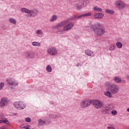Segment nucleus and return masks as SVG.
Instances as JSON below:
<instances>
[{
    "label": "nucleus",
    "mask_w": 129,
    "mask_h": 129,
    "mask_svg": "<svg viewBox=\"0 0 129 129\" xmlns=\"http://www.w3.org/2000/svg\"><path fill=\"white\" fill-rule=\"evenodd\" d=\"M105 86L111 94H116L119 91V87L115 84H110L109 82H106Z\"/></svg>",
    "instance_id": "f257e3e1"
},
{
    "label": "nucleus",
    "mask_w": 129,
    "mask_h": 129,
    "mask_svg": "<svg viewBox=\"0 0 129 129\" xmlns=\"http://www.w3.org/2000/svg\"><path fill=\"white\" fill-rule=\"evenodd\" d=\"M93 29L96 35L101 36L105 33V28L101 24H97L93 26Z\"/></svg>",
    "instance_id": "f03ea898"
},
{
    "label": "nucleus",
    "mask_w": 129,
    "mask_h": 129,
    "mask_svg": "<svg viewBox=\"0 0 129 129\" xmlns=\"http://www.w3.org/2000/svg\"><path fill=\"white\" fill-rule=\"evenodd\" d=\"M91 104H92L93 106L96 109H100V108L104 106V104L99 100H91Z\"/></svg>",
    "instance_id": "7ed1b4c3"
},
{
    "label": "nucleus",
    "mask_w": 129,
    "mask_h": 129,
    "mask_svg": "<svg viewBox=\"0 0 129 129\" xmlns=\"http://www.w3.org/2000/svg\"><path fill=\"white\" fill-rule=\"evenodd\" d=\"M13 105L15 108L19 110H22V109H25L26 108V104L22 101L15 102L13 103Z\"/></svg>",
    "instance_id": "20e7f679"
},
{
    "label": "nucleus",
    "mask_w": 129,
    "mask_h": 129,
    "mask_svg": "<svg viewBox=\"0 0 129 129\" xmlns=\"http://www.w3.org/2000/svg\"><path fill=\"white\" fill-rule=\"evenodd\" d=\"M22 13H26L27 14H30V17H35L38 15V11L35 10H29L26 8H22L21 10Z\"/></svg>",
    "instance_id": "39448f33"
},
{
    "label": "nucleus",
    "mask_w": 129,
    "mask_h": 129,
    "mask_svg": "<svg viewBox=\"0 0 129 129\" xmlns=\"http://www.w3.org/2000/svg\"><path fill=\"white\" fill-rule=\"evenodd\" d=\"M101 114H110L111 113V109L110 108V105L105 106L104 108L100 110Z\"/></svg>",
    "instance_id": "423d86ee"
},
{
    "label": "nucleus",
    "mask_w": 129,
    "mask_h": 129,
    "mask_svg": "<svg viewBox=\"0 0 129 129\" xmlns=\"http://www.w3.org/2000/svg\"><path fill=\"white\" fill-rule=\"evenodd\" d=\"M91 104V100H85L82 101L81 103V107L82 108H86V107H88Z\"/></svg>",
    "instance_id": "0eeeda50"
},
{
    "label": "nucleus",
    "mask_w": 129,
    "mask_h": 129,
    "mask_svg": "<svg viewBox=\"0 0 129 129\" xmlns=\"http://www.w3.org/2000/svg\"><path fill=\"white\" fill-rule=\"evenodd\" d=\"M9 99L7 97H3L0 101V107H5L9 104Z\"/></svg>",
    "instance_id": "6e6552de"
},
{
    "label": "nucleus",
    "mask_w": 129,
    "mask_h": 129,
    "mask_svg": "<svg viewBox=\"0 0 129 129\" xmlns=\"http://www.w3.org/2000/svg\"><path fill=\"white\" fill-rule=\"evenodd\" d=\"M115 6L120 10H122L123 8H125V4L121 0H118L115 2Z\"/></svg>",
    "instance_id": "1a4fd4ad"
},
{
    "label": "nucleus",
    "mask_w": 129,
    "mask_h": 129,
    "mask_svg": "<svg viewBox=\"0 0 129 129\" xmlns=\"http://www.w3.org/2000/svg\"><path fill=\"white\" fill-rule=\"evenodd\" d=\"M57 49L55 47H51L47 50V53L49 55H51V56H55L57 55Z\"/></svg>",
    "instance_id": "9d476101"
},
{
    "label": "nucleus",
    "mask_w": 129,
    "mask_h": 129,
    "mask_svg": "<svg viewBox=\"0 0 129 129\" xmlns=\"http://www.w3.org/2000/svg\"><path fill=\"white\" fill-rule=\"evenodd\" d=\"M25 56L26 58H30L32 59L36 57V53L33 51H27L25 53Z\"/></svg>",
    "instance_id": "9b49d317"
},
{
    "label": "nucleus",
    "mask_w": 129,
    "mask_h": 129,
    "mask_svg": "<svg viewBox=\"0 0 129 129\" xmlns=\"http://www.w3.org/2000/svg\"><path fill=\"white\" fill-rule=\"evenodd\" d=\"M74 27V24L71 23L68 24V25H66L63 27V30L64 31H69V30H71V29Z\"/></svg>",
    "instance_id": "f8f14e48"
},
{
    "label": "nucleus",
    "mask_w": 129,
    "mask_h": 129,
    "mask_svg": "<svg viewBox=\"0 0 129 129\" xmlns=\"http://www.w3.org/2000/svg\"><path fill=\"white\" fill-rule=\"evenodd\" d=\"M104 16V15L102 13H97L94 16V18H96V19H102Z\"/></svg>",
    "instance_id": "ddd939ff"
},
{
    "label": "nucleus",
    "mask_w": 129,
    "mask_h": 129,
    "mask_svg": "<svg viewBox=\"0 0 129 129\" xmlns=\"http://www.w3.org/2000/svg\"><path fill=\"white\" fill-rule=\"evenodd\" d=\"M104 94H105V95L106 96H107V97H108L109 98H112V95L111 94V93L110 92V91H107L106 92H104Z\"/></svg>",
    "instance_id": "4468645a"
},
{
    "label": "nucleus",
    "mask_w": 129,
    "mask_h": 129,
    "mask_svg": "<svg viewBox=\"0 0 129 129\" xmlns=\"http://www.w3.org/2000/svg\"><path fill=\"white\" fill-rule=\"evenodd\" d=\"M91 13H85L81 15H79L78 18H83L85 17H91Z\"/></svg>",
    "instance_id": "2eb2a0df"
},
{
    "label": "nucleus",
    "mask_w": 129,
    "mask_h": 129,
    "mask_svg": "<svg viewBox=\"0 0 129 129\" xmlns=\"http://www.w3.org/2000/svg\"><path fill=\"white\" fill-rule=\"evenodd\" d=\"M85 53L86 55H87L88 56H94V54L93 53V52L89 50H86Z\"/></svg>",
    "instance_id": "dca6fc26"
},
{
    "label": "nucleus",
    "mask_w": 129,
    "mask_h": 129,
    "mask_svg": "<svg viewBox=\"0 0 129 129\" xmlns=\"http://www.w3.org/2000/svg\"><path fill=\"white\" fill-rule=\"evenodd\" d=\"M114 81H115V82H116L117 83H120V82H121V79H120L118 77H115Z\"/></svg>",
    "instance_id": "f3484780"
},
{
    "label": "nucleus",
    "mask_w": 129,
    "mask_h": 129,
    "mask_svg": "<svg viewBox=\"0 0 129 129\" xmlns=\"http://www.w3.org/2000/svg\"><path fill=\"white\" fill-rule=\"evenodd\" d=\"M46 71H47V72H49V73L52 72V68L51 67V66H50V65L47 66Z\"/></svg>",
    "instance_id": "a211bd4d"
},
{
    "label": "nucleus",
    "mask_w": 129,
    "mask_h": 129,
    "mask_svg": "<svg viewBox=\"0 0 129 129\" xmlns=\"http://www.w3.org/2000/svg\"><path fill=\"white\" fill-rule=\"evenodd\" d=\"M11 85L12 86H18L19 85V82L17 81H13Z\"/></svg>",
    "instance_id": "6ab92c4d"
},
{
    "label": "nucleus",
    "mask_w": 129,
    "mask_h": 129,
    "mask_svg": "<svg viewBox=\"0 0 129 129\" xmlns=\"http://www.w3.org/2000/svg\"><path fill=\"white\" fill-rule=\"evenodd\" d=\"M105 12L107 14H110V15H113V14L114 13V12L113 11L108 9H106L105 10Z\"/></svg>",
    "instance_id": "aec40b11"
},
{
    "label": "nucleus",
    "mask_w": 129,
    "mask_h": 129,
    "mask_svg": "<svg viewBox=\"0 0 129 129\" xmlns=\"http://www.w3.org/2000/svg\"><path fill=\"white\" fill-rule=\"evenodd\" d=\"M78 17H79V16L75 15L71 18V21H74V20H77V19H80L81 18H78Z\"/></svg>",
    "instance_id": "412c9836"
},
{
    "label": "nucleus",
    "mask_w": 129,
    "mask_h": 129,
    "mask_svg": "<svg viewBox=\"0 0 129 129\" xmlns=\"http://www.w3.org/2000/svg\"><path fill=\"white\" fill-rule=\"evenodd\" d=\"M13 81H14V80H13V79H8L7 80V83H8V84H9V85H12Z\"/></svg>",
    "instance_id": "4be33fe9"
},
{
    "label": "nucleus",
    "mask_w": 129,
    "mask_h": 129,
    "mask_svg": "<svg viewBox=\"0 0 129 129\" xmlns=\"http://www.w3.org/2000/svg\"><path fill=\"white\" fill-rule=\"evenodd\" d=\"M45 123V121L43 120L42 119H39L38 120V124H39V125H42L43 124H44Z\"/></svg>",
    "instance_id": "5701e85b"
},
{
    "label": "nucleus",
    "mask_w": 129,
    "mask_h": 129,
    "mask_svg": "<svg viewBox=\"0 0 129 129\" xmlns=\"http://www.w3.org/2000/svg\"><path fill=\"white\" fill-rule=\"evenodd\" d=\"M116 45L117 48H122V44H121V43H120L119 42H117L116 43Z\"/></svg>",
    "instance_id": "b1692460"
},
{
    "label": "nucleus",
    "mask_w": 129,
    "mask_h": 129,
    "mask_svg": "<svg viewBox=\"0 0 129 129\" xmlns=\"http://www.w3.org/2000/svg\"><path fill=\"white\" fill-rule=\"evenodd\" d=\"M9 22H10V23H12L13 24H16L17 23L16 21V20L13 18H10L9 19Z\"/></svg>",
    "instance_id": "393cba45"
},
{
    "label": "nucleus",
    "mask_w": 129,
    "mask_h": 129,
    "mask_svg": "<svg viewBox=\"0 0 129 129\" xmlns=\"http://www.w3.org/2000/svg\"><path fill=\"white\" fill-rule=\"evenodd\" d=\"M56 20H57V16L54 15L50 19V22H54V21H56Z\"/></svg>",
    "instance_id": "a878e982"
},
{
    "label": "nucleus",
    "mask_w": 129,
    "mask_h": 129,
    "mask_svg": "<svg viewBox=\"0 0 129 129\" xmlns=\"http://www.w3.org/2000/svg\"><path fill=\"white\" fill-rule=\"evenodd\" d=\"M32 45H33V46H40V45H41V44L39 42H33L32 43Z\"/></svg>",
    "instance_id": "bb28decb"
},
{
    "label": "nucleus",
    "mask_w": 129,
    "mask_h": 129,
    "mask_svg": "<svg viewBox=\"0 0 129 129\" xmlns=\"http://www.w3.org/2000/svg\"><path fill=\"white\" fill-rule=\"evenodd\" d=\"M94 10L95 11H98V12H102V9H101V8L97 7H94Z\"/></svg>",
    "instance_id": "cd10ccee"
},
{
    "label": "nucleus",
    "mask_w": 129,
    "mask_h": 129,
    "mask_svg": "<svg viewBox=\"0 0 129 129\" xmlns=\"http://www.w3.org/2000/svg\"><path fill=\"white\" fill-rule=\"evenodd\" d=\"M5 87V83L2 82L0 83V90H2Z\"/></svg>",
    "instance_id": "c85d7f7f"
},
{
    "label": "nucleus",
    "mask_w": 129,
    "mask_h": 129,
    "mask_svg": "<svg viewBox=\"0 0 129 129\" xmlns=\"http://www.w3.org/2000/svg\"><path fill=\"white\" fill-rule=\"evenodd\" d=\"M111 113L112 114V115H116V114H117V111H116L115 110H113L112 111H111Z\"/></svg>",
    "instance_id": "c756f323"
},
{
    "label": "nucleus",
    "mask_w": 129,
    "mask_h": 129,
    "mask_svg": "<svg viewBox=\"0 0 129 129\" xmlns=\"http://www.w3.org/2000/svg\"><path fill=\"white\" fill-rule=\"evenodd\" d=\"M49 117H50V118H57L58 116H57V115L50 114L49 115Z\"/></svg>",
    "instance_id": "7c9ffc66"
},
{
    "label": "nucleus",
    "mask_w": 129,
    "mask_h": 129,
    "mask_svg": "<svg viewBox=\"0 0 129 129\" xmlns=\"http://www.w3.org/2000/svg\"><path fill=\"white\" fill-rule=\"evenodd\" d=\"M3 123H6V124H8V125H9V124H10V122L7 119H5L3 120Z\"/></svg>",
    "instance_id": "2f4dec72"
},
{
    "label": "nucleus",
    "mask_w": 129,
    "mask_h": 129,
    "mask_svg": "<svg viewBox=\"0 0 129 129\" xmlns=\"http://www.w3.org/2000/svg\"><path fill=\"white\" fill-rule=\"evenodd\" d=\"M25 121H26V122H31V118L26 117L25 118Z\"/></svg>",
    "instance_id": "473e14b6"
},
{
    "label": "nucleus",
    "mask_w": 129,
    "mask_h": 129,
    "mask_svg": "<svg viewBox=\"0 0 129 129\" xmlns=\"http://www.w3.org/2000/svg\"><path fill=\"white\" fill-rule=\"evenodd\" d=\"M114 48H115V45H111L110 47V51H112L113 50H114Z\"/></svg>",
    "instance_id": "72a5a7b5"
},
{
    "label": "nucleus",
    "mask_w": 129,
    "mask_h": 129,
    "mask_svg": "<svg viewBox=\"0 0 129 129\" xmlns=\"http://www.w3.org/2000/svg\"><path fill=\"white\" fill-rule=\"evenodd\" d=\"M20 129H27V127L25 126L24 124L20 126Z\"/></svg>",
    "instance_id": "f704fd0d"
},
{
    "label": "nucleus",
    "mask_w": 129,
    "mask_h": 129,
    "mask_svg": "<svg viewBox=\"0 0 129 129\" xmlns=\"http://www.w3.org/2000/svg\"><path fill=\"white\" fill-rule=\"evenodd\" d=\"M76 7L77 10H81V9H82V7H81L80 5H77Z\"/></svg>",
    "instance_id": "c9c22d12"
},
{
    "label": "nucleus",
    "mask_w": 129,
    "mask_h": 129,
    "mask_svg": "<svg viewBox=\"0 0 129 129\" xmlns=\"http://www.w3.org/2000/svg\"><path fill=\"white\" fill-rule=\"evenodd\" d=\"M37 34L38 35H42V31L41 30H37Z\"/></svg>",
    "instance_id": "e433bc0d"
},
{
    "label": "nucleus",
    "mask_w": 129,
    "mask_h": 129,
    "mask_svg": "<svg viewBox=\"0 0 129 129\" xmlns=\"http://www.w3.org/2000/svg\"><path fill=\"white\" fill-rule=\"evenodd\" d=\"M0 123H3V120H0Z\"/></svg>",
    "instance_id": "4c0bfd02"
},
{
    "label": "nucleus",
    "mask_w": 129,
    "mask_h": 129,
    "mask_svg": "<svg viewBox=\"0 0 129 129\" xmlns=\"http://www.w3.org/2000/svg\"><path fill=\"white\" fill-rule=\"evenodd\" d=\"M127 79L129 80V75H127Z\"/></svg>",
    "instance_id": "58836bf2"
},
{
    "label": "nucleus",
    "mask_w": 129,
    "mask_h": 129,
    "mask_svg": "<svg viewBox=\"0 0 129 129\" xmlns=\"http://www.w3.org/2000/svg\"><path fill=\"white\" fill-rule=\"evenodd\" d=\"M127 111H128V112H129V108H128L127 109Z\"/></svg>",
    "instance_id": "ea45409f"
},
{
    "label": "nucleus",
    "mask_w": 129,
    "mask_h": 129,
    "mask_svg": "<svg viewBox=\"0 0 129 129\" xmlns=\"http://www.w3.org/2000/svg\"><path fill=\"white\" fill-rule=\"evenodd\" d=\"M26 129H29V127H27H27H26Z\"/></svg>",
    "instance_id": "a19ab883"
},
{
    "label": "nucleus",
    "mask_w": 129,
    "mask_h": 129,
    "mask_svg": "<svg viewBox=\"0 0 129 129\" xmlns=\"http://www.w3.org/2000/svg\"><path fill=\"white\" fill-rule=\"evenodd\" d=\"M96 1H98V0H96Z\"/></svg>",
    "instance_id": "79ce46f5"
}]
</instances>
